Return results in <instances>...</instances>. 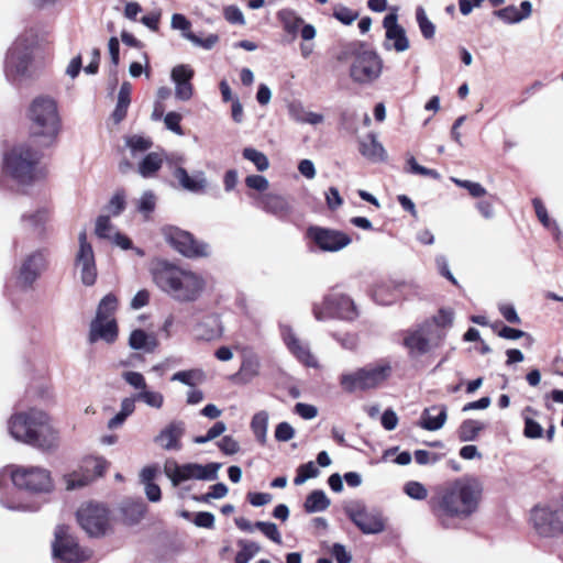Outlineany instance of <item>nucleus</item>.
Here are the masks:
<instances>
[{"label":"nucleus","mask_w":563,"mask_h":563,"mask_svg":"<svg viewBox=\"0 0 563 563\" xmlns=\"http://www.w3.org/2000/svg\"><path fill=\"white\" fill-rule=\"evenodd\" d=\"M483 498V485L472 476L461 477L439 488L430 498L431 512L445 529L459 527V522L477 512Z\"/></svg>","instance_id":"f257e3e1"},{"label":"nucleus","mask_w":563,"mask_h":563,"mask_svg":"<svg viewBox=\"0 0 563 563\" xmlns=\"http://www.w3.org/2000/svg\"><path fill=\"white\" fill-rule=\"evenodd\" d=\"M7 430L15 441L41 451H53L59 444V432L53 427L51 417L40 409L12 413L7 421Z\"/></svg>","instance_id":"f03ea898"},{"label":"nucleus","mask_w":563,"mask_h":563,"mask_svg":"<svg viewBox=\"0 0 563 563\" xmlns=\"http://www.w3.org/2000/svg\"><path fill=\"white\" fill-rule=\"evenodd\" d=\"M150 272L154 284L178 302L198 300L207 287V282L201 274L181 268L167 261L153 262Z\"/></svg>","instance_id":"7ed1b4c3"},{"label":"nucleus","mask_w":563,"mask_h":563,"mask_svg":"<svg viewBox=\"0 0 563 563\" xmlns=\"http://www.w3.org/2000/svg\"><path fill=\"white\" fill-rule=\"evenodd\" d=\"M42 154L29 144L14 146L3 157V173L19 185H31L45 177V168L40 166Z\"/></svg>","instance_id":"20e7f679"},{"label":"nucleus","mask_w":563,"mask_h":563,"mask_svg":"<svg viewBox=\"0 0 563 563\" xmlns=\"http://www.w3.org/2000/svg\"><path fill=\"white\" fill-rule=\"evenodd\" d=\"M37 44L34 29L25 30L8 49L4 59V75L9 82L19 86L32 76L33 49Z\"/></svg>","instance_id":"39448f33"},{"label":"nucleus","mask_w":563,"mask_h":563,"mask_svg":"<svg viewBox=\"0 0 563 563\" xmlns=\"http://www.w3.org/2000/svg\"><path fill=\"white\" fill-rule=\"evenodd\" d=\"M32 136L41 139L42 146L52 145L60 129V119L55 100L48 97H38L33 100L29 109Z\"/></svg>","instance_id":"423d86ee"},{"label":"nucleus","mask_w":563,"mask_h":563,"mask_svg":"<svg viewBox=\"0 0 563 563\" xmlns=\"http://www.w3.org/2000/svg\"><path fill=\"white\" fill-rule=\"evenodd\" d=\"M349 58H352L350 77L354 82L371 85L380 77L383 59L375 51L350 45L338 56V59L341 62L347 60Z\"/></svg>","instance_id":"0eeeda50"},{"label":"nucleus","mask_w":563,"mask_h":563,"mask_svg":"<svg viewBox=\"0 0 563 563\" xmlns=\"http://www.w3.org/2000/svg\"><path fill=\"white\" fill-rule=\"evenodd\" d=\"M222 464L211 462L206 465L198 463L178 464L174 459H167L164 463V474L174 487L190 479L214 481Z\"/></svg>","instance_id":"6e6552de"},{"label":"nucleus","mask_w":563,"mask_h":563,"mask_svg":"<svg viewBox=\"0 0 563 563\" xmlns=\"http://www.w3.org/2000/svg\"><path fill=\"white\" fill-rule=\"evenodd\" d=\"M432 322H421L404 331L402 344L410 357H420L439 344L441 335L432 333Z\"/></svg>","instance_id":"1a4fd4ad"},{"label":"nucleus","mask_w":563,"mask_h":563,"mask_svg":"<svg viewBox=\"0 0 563 563\" xmlns=\"http://www.w3.org/2000/svg\"><path fill=\"white\" fill-rule=\"evenodd\" d=\"M312 310L318 321L331 318L352 320L356 316L353 300L340 292L328 294L320 303L313 305Z\"/></svg>","instance_id":"9d476101"},{"label":"nucleus","mask_w":563,"mask_h":563,"mask_svg":"<svg viewBox=\"0 0 563 563\" xmlns=\"http://www.w3.org/2000/svg\"><path fill=\"white\" fill-rule=\"evenodd\" d=\"M53 555L58 563H81L91 556L89 550L81 549L69 533L68 527L57 526L53 542Z\"/></svg>","instance_id":"9b49d317"},{"label":"nucleus","mask_w":563,"mask_h":563,"mask_svg":"<svg viewBox=\"0 0 563 563\" xmlns=\"http://www.w3.org/2000/svg\"><path fill=\"white\" fill-rule=\"evenodd\" d=\"M162 233L170 246L188 258L206 257L210 253L207 243L195 240L189 232L179 228L166 225Z\"/></svg>","instance_id":"f8f14e48"},{"label":"nucleus","mask_w":563,"mask_h":563,"mask_svg":"<svg viewBox=\"0 0 563 563\" xmlns=\"http://www.w3.org/2000/svg\"><path fill=\"white\" fill-rule=\"evenodd\" d=\"M344 511L351 521L365 534H377L385 530V520L380 511L368 509L360 500L345 505Z\"/></svg>","instance_id":"ddd939ff"},{"label":"nucleus","mask_w":563,"mask_h":563,"mask_svg":"<svg viewBox=\"0 0 563 563\" xmlns=\"http://www.w3.org/2000/svg\"><path fill=\"white\" fill-rule=\"evenodd\" d=\"M306 235L321 252L335 253L352 242L350 235L342 231L318 225L309 227Z\"/></svg>","instance_id":"4468645a"},{"label":"nucleus","mask_w":563,"mask_h":563,"mask_svg":"<svg viewBox=\"0 0 563 563\" xmlns=\"http://www.w3.org/2000/svg\"><path fill=\"white\" fill-rule=\"evenodd\" d=\"M77 520L89 536L99 537L108 529L109 511L102 505L90 503L78 509Z\"/></svg>","instance_id":"2eb2a0df"},{"label":"nucleus","mask_w":563,"mask_h":563,"mask_svg":"<svg viewBox=\"0 0 563 563\" xmlns=\"http://www.w3.org/2000/svg\"><path fill=\"white\" fill-rule=\"evenodd\" d=\"M79 247L75 256V269L79 273L80 280L85 286H92L97 280V266L91 244L87 241L86 231L78 236Z\"/></svg>","instance_id":"dca6fc26"},{"label":"nucleus","mask_w":563,"mask_h":563,"mask_svg":"<svg viewBox=\"0 0 563 563\" xmlns=\"http://www.w3.org/2000/svg\"><path fill=\"white\" fill-rule=\"evenodd\" d=\"M531 520L536 531L542 537H556L563 533V521L559 512L549 507H534Z\"/></svg>","instance_id":"f3484780"},{"label":"nucleus","mask_w":563,"mask_h":563,"mask_svg":"<svg viewBox=\"0 0 563 563\" xmlns=\"http://www.w3.org/2000/svg\"><path fill=\"white\" fill-rule=\"evenodd\" d=\"M47 267V252L36 250L29 254L22 262L18 283L23 288H30Z\"/></svg>","instance_id":"a211bd4d"},{"label":"nucleus","mask_w":563,"mask_h":563,"mask_svg":"<svg viewBox=\"0 0 563 563\" xmlns=\"http://www.w3.org/2000/svg\"><path fill=\"white\" fill-rule=\"evenodd\" d=\"M410 290L418 294L419 286L412 283L385 282L374 287L372 297L377 303L387 306L394 303L401 297H408Z\"/></svg>","instance_id":"6ab92c4d"},{"label":"nucleus","mask_w":563,"mask_h":563,"mask_svg":"<svg viewBox=\"0 0 563 563\" xmlns=\"http://www.w3.org/2000/svg\"><path fill=\"white\" fill-rule=\"evenodd\" d=\"M383 26L386 30L384 47L387 51L394 49L401 53L409 48V40L405 29L398 24L397 13L393 12L387 14L383 20Z\"/></svg>","instance_id":"aec40b11"},{"label":"nucleus","mask_w":563,"mask_h":563,"mask_svg":"<svg viewBox=\"0 0 563 563\" xmlns=\"http://www.w3.org/2000/svg\"><path fill=\"white\" fill-rule=\"evenodd\" d=\"M280 334L287 349L298 361H300L306 366H318L317 360L311 354L308 343L301 341L290 327L282 325Z\"/></svg>","instance_id":"412c9836"},{"label":"nucleus","mask_w":563,"mask_h":563,"mask_svg":"<svg viewBox=\"0 0 563 563\" xmlns=\"http://www.w3.org/2000/svg\"><path fill=\"white\" fill-rule=\"evenodd\" d=\"M186 427L181 420H174L166 424L154 438V443L165 451H180L181 439L185 435Z\"/></svg>","instance_id":"4be33fe9"},{"label":"nucleus","mask_w":563,"mask_h":563,"mask_svg":"<svg viewBox=\"0 0 563 563\" xmlns=\"http://www.w3.org/2000/svg\"><path fill=\"white\" fill-rule=\"evenodd\" d=\"M255 200L256 207L282 220L287 219L292 211L290 202L282 195L273 192L263 194L257 196Z\"/></svg>","instance_id":"5701e85b"},{"label":"nucleus","mask_w":563,"mask_h":563,"mask_svg":"<svg viewBox=\"0 0 563 563\" xmlns=\"http://www.w3.org/2000/svg\"><path fill=\"white\" fill-rule=\"evenodd\" d=\"M118 338V325L115 320H99L93 319L90 323L88 340L90 343L97 341H104L106 343H113Z\"/></svg>","instance_id":"b1692460"},{"label":"nucleus","mask_w":563,"mask_h":563,"mask_svg":"<svg viewBox=\"0 0 563 563\" xmlns=\"http://www.w3.org/2000/svg\"><path fill=\"white\" fill-rule=\"evenodd\" d=\"M358 151L372 163H382L387 158L386 150L374 133H368L358 141Z\"/></svg>","instance_id":"393cba45"},{"label":"nucleus","mask_w":563,"mask_h":563,"mask_svg":"<svg viewBox=\"0 0 563 563\" xmlns=\"http://www.w3.org/2000/svg\"><path fill=\"white\" fill-rule=\"evenodd\" d=\"M261 367L260 356L252 351H244L240 369L234 378L243 384H249L261 374Z\"/></svg>","instance_id":"a878e982"},{"label":"nucleus","mask_w":563,"mask_h":563,"mask_svg":"<svg viewBox=\"0 0 563 563\" xmlns=\"http://www.w3.org/2000/svg\"><path fill=\"white\" fill-rule=\"evenodd\" d=\"M448 418V408L445 405H435L426 408L420 417L419 427L428 431L441 429Z\"/></svg>","instance_id":"bb28decb"},{"label":"nucleus","mask_w":563,"mask_h":563,"mask_svg":"<svg viewBox=\"0 0 563 563\" xmlns=\"http://www.w3.org/2000/svg\"><path fill=\"white\" fill-rule=\"evenodd\" d=\"M183 189L190 192H202L207 188V178L202 170L189 175L184 167H177L173 172Z\"/></svg>","instance_id":"cd10ccee"},{"label":"nucleus","mask_w":563,"mask_h":563,"mask_svg":"<svg viewBox=\"0 0 563 563\" xmlns=\"http://www.w3.org/2000/svg\"><path fill=\"white\" fill-rule=\"evenodd\" d=\"M532 13V3L525 0L520 3V8L508 5L495 11V15L508 24H516L528 19Z\"/></svg>","instance_id":"c85d7f7f"},{"label":"nucleus","mask_w":563,"mask_h":563,"mask_svg":"<svg viewBox=\"0 0 563 563\" xmlns=\"http://www.w3.org/2000/svg\"><path fill=\"white\" fill-rule=\"evenodd\" d=\"M362 369L365 390L378 387L389 377L391 371L389 365H367Z\"/></svg>","instance_id":"c756f323"},{"label":"nucleus","mask_w":563,"mask_h":563,"mask_svg":"<svg viewBox=\"0 0 563 563\" xmlns=\"http://www.w3.org/2000/svg\"><path fill=\"white\" fill-rule=\"evenodd\" d=\"M157 340L154 334H148L141 329L132 331L129 338V345L133 350H143L153 352L157 346Z\"/></svg>","instance_id":"7c9ffc66"},{"label":"nucleus","mask_w":563,"mask_h":563,"mask_svg":"<svg viewBox=\"0 0 563 563\" xmlns=\"http://www.w3.org/2000/svg\"><path fill=\"white\" fill-rule=\"evenodd\" d=\"M289 115L298 123H308L317 125L323 122L324 117L321 113L307 111L301 103H291L288 107Z\"/></svg>","instance_id":"2f4dec72"},{"label":"nucleus","mask_w":563,"mask_h":563,"mask_svg":"<svg viewBox=\"0 0 563 563\" xmlns=\"http://www.w3.org/2000/svg\"><path fill=\"white\" fill-rule=\"evenodd\" d=\"M93 481V476L91 473H87L82 465L68 474L63 476V483L65 484V488L67 490H75L78 488H82L90 484Z\"/></svg>","instance_id":"473e14b6"},{"label":"nucleus","mask_w":563,"mask_h":563,"mask_svg":"<svg viewBox=\"0 0 563 563\" xmlns=\"http://www.w3.org/2000/svg\"><path fill=\"white\" fill-rule=\"evenodd\" d=\"M163 155L157 152H151L140 162L139 174L144 178H150L156 175L163 165Z\"/></svg>","instance_id":"72a5a7b5"},{"label":"nucleus","mask_w":563,"mask_h":563,"mask_svg":"<svg viewBox=\"0 0 563 563\" xmlns=\"http://www.w3.org/2000/svg\"><path fill=\"white\" fill-rule=\"evenodd\" d=\"M331 501L321 489L312 490L306 498L303 507L306 512H321L329 508Z\"/></svg>","instance_id":"f704fd0d"},{"label":"nucleus","mask_w":563,"mask_h":563,"mask_svg":"<svg viewBox=\"0 0 563 563\" xmlns=\"http://www.w3.org/2000/svg\"><path fill=\"white\" fill-rule=\"evenodd\" d=\"M340 386L347 393H355L364 389L363 369L346 372L340 376Z\"/></svg>","instance_id":"c9c22d12"},{"label":"nucleus","mask_w":563,"mask_h":563,"mask_svg":"<svg viewBox=\"0 0 563 563\" xmlns=\"http://www.w3.org/2000/svg\"><path fill=\"white\" fill-rule=\"evenodd\" d=\"M251 429L256 440L265 444L267 440L268 413L265 410L256 412L251 421Z\"/></svg>","instance_id":"e433bc0d"},{"label":"nucleus","mask_w":563,"mask_h":563,"mask_svg":"<svg viewBox=\"0 0 563 563\" xmlns=\"http://www.w3.org/2000/svg\"><path fill=\"white\" fill-rule=\"evenodd\" d=\"M484 428H485V424L477 420H473V419L464 420L457 430L459 439L462 442L474 441L477 439L479 432Z\"/></svg>","instance_id":"4c0bfd02"},{"label":"nucleus","mask_w":563,"mask_h":563,"mask_svg":"<svg viewBox=\"0 0 563 563\" xmlns=\"http://www.w3.org/2000/svg\"><path fill=\"white\" fill-rule=\"evenodd\" d=\"M238 545L240 550L235 555V563H249L261 551V545L250 540H239Z\"/></svg>","instance_id":"58836bf2"},{"label":"nucleus","mask_w":563,"mask_h":563,"mask_svg":"<svg viewBox=\"0 0 563 563\" xmlns=\"http://www.w3.org/2000/svg\"><path fill=\"white\" fill-rule=\"evenodd\" d=\"M117 307H118L117 297L112 294L106 295L99 302L95 319L115 320L113 318V313L117 310Z\"/></svg>","instance_id":"ea45409f"},{"label":"nucleus","mask_w":563,"mask_h":563,"mask_svg":"<svg viewBox=\"0 0 563 563\" xmlns=\"http://www.w3.org/2000/svg\"><path fill=\"white\" fill-rule=\"evenodd\" d=\"M532 203H533L536 214H537L539 221L543 224L544 228L552 231L555 239H559V235L561 233L560 228L554 220L550 219L547 208L544 207L543 202L539 198H534L532 200Z\"/></svg>","instance_id":"a19ab883"},{"label":"nucleus","mask_w":563,"mask_h":563,"mask_svg":"<svg viewBox=\"0 0 563 563\" xmlns=\"http://www.w3.org/2000/svg\"><path fill=\"white\" fill-rule=\"evenodd\" d=\"M205 373L201 369H187L175 373L172 377V382H179L186 386L195 387L205 380Z\"/></svg>","instance_id":"79ce46f5"},{"label":"nucleus","mask_w":563,"mask_h":563,"mask_svg":"<svg viewBox=\"0 0 563 563\" xmlns=\"http://www.w3.org/2000/svg\"><path fill=\"white\" fill-rule=\"evenodd\" d=\"M48 219L46 209H38L31 213H24L21 218L23 225L34 231H41Z\"/></svg>","instance_id":"37998d69"},{"label":"nucleus","mask_w":563,"mask_h":563,"mask_svg":"<svg viewBox=\"0 0 563 563\" xmlns=\"http://www.w3.org/2000/svg\"><path fill=\"white\" fill-rule=\"evenodd\" d=\"M454 318V312L451 309H440L439 312L431 319H427L423 322H432V333L434 335H441L439 328L451 327Z\"/></svg>","instance_id":"c03bdc74"},{"label":"nucleus","mask_w":563,"mask_h":563,"mask_svg":"<svg viewBox=\"0 0 563 563\" xmlns=\"http://www.w3.org/2000/svg\"><path fill=\"white\" fill-rule=\"evenodd\" d=\"M278 19L284 25V29L288 33H296L298 29L303 24L302 18L296 14L295 11L290 9H284L278 12Z\"/></svg>","instance_id":"a18cd8bd"},{"label":"nucleus","mask_w":563,"mask_h":563,"mask_svg":"<svg viewBox=\"0 0 563 563\" xmlns=\"http://www.w3.org/2000/svg\"><path fill=\"white\" fill-rule=\"evenodd\" d=\"M109 466V462L101 456H89L84 460L82 467L87 473H91L93 479L104 474Z\"/></svg>","instance_id":"49530a36"},{"label":"nucleus","mask_w":563,"mask_h":563,"mask_svg":"<svg viewBox=\"0 0 563 563\" xmlns=\"http://www.w3.org/2000/svg\"><path fill=\"white\" fill-rule=\"evenodd\" d=\"M416 20L420 32L426 40H431L435 35V25L428 19L422 7L416 9Z\"/></svg>","instance_id":"de8ad7c7"},{"label":"nucleus","mask_w":563,"mask_h":563,"mask_svg":"<svg viewBox=\"0 0 563 563\" xmlns=\"http://www.w3.org/2000/svg\"><path fill=\"white\" fill-rule=\"evenodd\" d=\"M242 155L245 159L252 162L260 172H265L269 167L267 156L253 147H245Z\"/></svg>","instance_id":"09e8293b"},{"label":"nucleus","mask_w":563,"mask_h":563,"mask_svg":"<svg viewBox=\"0 0 563 563\" xmlns=\"http://www.w3.org/2000/svg\"><path fill=\"white\" fill-rule=\"evenodd\" d=\"M320 471L313 462L301 464L297 468V475L294 478V484L299 486L306 483L310 478H314L319 475Z\"/></svg>","instance_id":"8fccbe9b"},{"label":"nucleus","mask_w":563,"mask_h":563,"mask_svg":"<svg viewBox=\"0 0 563 563\" xmlns=\"http://www.w3.org/2000/svg\"><path fill=\"white\" fill-rule=\"evenodd\" d=\"M136 399L155 409H161L164 405L163 394L147 388L143 391L136 393Z\"/></svg>","instance_id":"3c124183"},{"label":"nucleus","mask_w":563,"mask_h":563,"mask_svg":"<svg viewBox=\"0 0 563 563\" xmlns=\"http://www.w3.org/2000/svg\"><path fill=\"white\" fill-rule=\"evenodd\" d=\"M128 147L131 150L132 154L135 155L139 152H146L153 145V142L150 137H145L142 135H132L126 137L125 141Z\"/></svg>","instance_id":"603ef678"},{"label":"nucleus","mask_w":563,"mask_h":563,"mask_svg":"<svg viewBox=\"0 0 563 563\" xmlns=\"http://www.w3.org/2000/svg\"><path fill=\"white\" fill-rule=\"evenodd\" d=\"M156 207V196L153 191L146 190L143 192L141 198L137 201V210L144 214L147 219L150 213L155 210Z\"/></svg>","instance_id":"864d4df0"},{"label":"nucleus","mask_w":563,"mask_h":563,"mask_svg":"<svg viewBox=\"0 0 563 563\" xmlns=\"http://www.w3.org/2000/svg\"><path fill=\"white\" fill-rule=\"evenodd\" d=\"M523 422V435L527 439L536 440L543 437L544 430L534 418L525 416Z\"/></svg>","instance_id":"5fc2aeb1"},{"label":"nucleus","mask_w":563,"mask_h":563,"mask_svg":"<svg viewBox=\"0 0 563 563\" xmlns=\"http://www.w3.org/2000/svg\"><path fill=\"white\" fill-rule=\"evenodd\" d=\"M404 492L415 500H424L428 496L424 485L417 481L407 482L404 486Z\"/></svg>","instance_id":"6e6d98bb"},{"label":"nucleus","mask_w":563,"mask_h":563,"mask_svg":"<svg viewBox=\"0 0 563 563\" xmlns=\"http://www.w3.org/2000/svg\"><path fill=\"white\" fill-rule=\"evenodd\" d=\"M255 527L273 542L277 544L282 543V534L274 522L256 521Z\"/></svg>","instance_id":"4d7b16f0"},{"label":"nucleus","mask_w":563,"mask_h":563,"mask_svg":"<svg viewBox=\"0 0 563 563\" xmlns=\"http://www.w3.org/2000/svg\"><path fill=\"white\" fill-rule=\"evenodd\" d=\"M451 180L459 187H462L468 191L474 198H479L486 195V189L479 184L471 180H464L452 177Z\"/></svg>","instance_id":"13d9d810"},{"label":"nucleus","mask_w":563,"mask_h":563,"mask_svg":"<svg viewBox=\"0 0 563 563\" xmlns=\"http://www.w3.org/2000/svg\"><path fill=\"white\" fill-rule=\"evenodd\" d=\"M183 37L205 49H211L219 42L217 34H209L206 38H200L194 33H184Z\"/></svg>","instance_id":"bf43d9fd"},{"label":"nucleus","mask_w":563,"mask_h":563,"mask_svg":"<svg viewBox=\"0 0 563 563\" xmlns=\"http://www.w3.org/2000/svg\"><path fill=\"white\" fill-rule=\"evenodd\" d=\"M194 77V70L188 65H178L173 68L170 78L175 85L179 82H188Z\"/></svg>","instance_id":"052dcab7"},{"label":"nucleus","mask_w":563,"mask_h":563,"mask_svg":"<svg viewBox=\"0 0 563 563\" xmlns=\"http://www.w3.org/2000/svg\"><path fill=\"white\" fill-rule=\"evenodd\" d=\"M122 378L126 384L139 391H143L147 388L144 376L139 372L128 371L122 374Z\"/></svg>","instance_id":"680f3d73"},{"label":"nucleus","mask_w":563,"mask_h":563,"mask_svg":"<svg viewBox=\"0 0 563 563\" xmlns=\"http://www.w3.org/2000/svg\"><path fill=\"white\" fill-rule=\"evenodd\" d=\"M96 234L101 239H111L113 225L108 216H100L96 221Z\"/></svg>","instance_id":"e2e57ef3"},{"label":"nucleus","mask_w":563,"mask_h":563,"mask_svg":"<svg viewBox=\"0 0 563 563\" xmlns=\"http://www.w3.org/2000/svg\"><path fill=\"white\" fill-rule=\"evenodd\" d=\"M228 494V487L223 483H217L210 487V492L206 495H202L200 497H195L196 500L199 501H209L211 498L213 499H220L227 496Z\"/></svg>","instance_id":"0e129e2a"},{"label":"nucleus","mask_w":563,"mask_h":563,"mask_svg":"<svg viewBox=\"0 0 563 563\" xmlns=\"http://www.w3.org/2000/svg\"><path fill=\"white\" fill-rule=\"evenodd\" d=\"M223 15H224L225 20L231 24H239V25L245 24L244 15H243L242 11L240 10V8L236 5L225 7L223 10Z\"/></svg>","instance_id":"69168bd1"},{"label":"nucleus","mask_w":563,"mask_h":563,"mask_svg":"<svg viewBox=\"0 0 563 563\" xmlns=\"http://www.w3.org/2000/svg\"><path fill=\"white\" fill-rule=\"evenodd\" d=\"M295 437V429L288 422H280L275 429V439L279 442H287Z\"/></svg>","instance_id":"338daca9"},{"label":"nucleus","mask_w":563,"mask_h":563,"mask_svg":"<svg viewBox=\"0 0 563 563\" xmlns=\"http://www.w3.org/2000/svg\"><path fill=\"white\" fill-rule=\"evenodd\" d=\"M333 15L335 19H338L345 25L352 24L358 16L357 12L346 7H339L338 9L334 10Z\"/></svg>","instance_id":"774afa93"}]
</instances>
